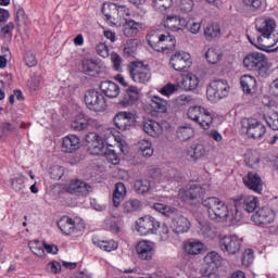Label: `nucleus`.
<instances>
[{
  "instance_id": "obj_19",
  "label": "nucleus",
  "mask_w": 278,
  "mask_h": 278,
  "mask_svg": "<svg viewBox=\"0 0 278 278\" xmlns=\"http://www.w3.org/2000/svg\"><path fill=\"white\" fill-rule=\"evenodd\" d=\"M169 64L174 68V71L182 73V71H186V68H188V66L192 64V62L190 61V53L176 52L172 55Z\"/></svg>"
},
{
  "instance_id": "obj_62",
  "label": "nucleus",
  "mask_w": 278,
  "mask_h": 278,
  "mask_svg": "<svg viewBox=\"0 0 278 278\" xmlns=\"http://www.w3.org/2000/svg\"><path fill=\"white\" fill-rule=\"evenodd\" d=\"M177 210L174 206L165 205V211L163 212V216H166L167 218H176Z\"/></svg>"
},
{
  "instance_id": "obj_52",
  "label": "nucleus",
  "mask_w": 278,
  "mask_h": 278,
  "mask_svg": "<svg viewBox=\"0 0 278 278\" xmlns=\"http://www.w3.org/2000/svg\"><path fill=\"white\" fill-rule=\"evenodd\" d=\"M268 127L273 129L274 131H278V113L271 112L266 118H265Z\"/></svg>"
},
{
  "instance_id": "obj_40",
  "label": "nucleus",
  "mask_w": 278,
  "mask_h": 278,
  "mask_svg": "<svg viewBox=\"0 0 278 278\" xmlns=\"http://www.w3.org/2000/svg\"><path fill=\"white\" fill-rule=\"evenodd\" d=\"M205 58L208 64H218V62L223 60V51L216 48H208L205 52Z\"/></svg>"
},
{
  "instance_id": "obj_30",
  "label": "nucleus",
  "mask_w": 278,
  "mask_h": 278,
  "mask_svg": "<svg viewBox=\"0 0 278 278\" xmlns=\"http://www.w3.org/2000/svg\"><path fill=\"white\" fill-rule=\"evenodd\" d=\"M116 5L117 3L109 2L104 3L102 7V14L111 26L116 25Z\"/></svg>"
},
{
  "instance_id": "obj_37",
  "label": "nucleus",
  "mask_w": 278,
  "mask_h": 278,
  "mask_svg": "<svg viewBox=\"0 0 278 278\" xmlns=\"http://www.w3.org/2000/svg\"><path fill=\"white\" fill-rule=\"evenodd\" d=\"M204 38L208 40V42H212L214 38H220V25L216 23L207 24L204 28Z\"/></svg>"
},
{
  "instance_id": "obj_61",
  "label": "nucleus",
  "mask_w": 278,
  "mask_h": 278,
  "mask_svg": "<svg viewBox=\"0 0 278 278\" xmlns=\"http://www.w3.org/2000/svg\"><path fill=\"white\" fill-rule=\"evenodd\" d=\"M106 229L113 231V233H121V227H118V224L112 219H106Z\"/></svg>"
},
{
  "instance_id": "obj_59",
  "label": "nucleus",
  "mask_w": 278,
  "mask_h": 278,
  "mask_svg": "<svg viewBox=\"0 0 278 278\" xmlns=\"http://www.w3.org/2000/svg\"><path fill=\"white\" fill-rule=\"evenodd\" d=\"M194 8V1L192 0H181L180 2V10L188 14V12H192Z\"/></svg>"
},
{
  "instance_id": "obj_17",
  "label": "nucleus",
  "mask_w": 278,
  "mask_h": 278,
  "mask_svg": "<svg viewBox=\"0 0 278 278\" xmlns=\"http://www.w3.org/2000/svg\"><path fill=\"white\" fill-rule=\"evenodd\" d=\"M135 251L139 260L151 262L155 256V243L148 240H141L136 244Z\"/></svg>"
},
{
  "instance_id": "obj_35",
  "label": "nucleus",
  "mask_w": 278,
  "mask_h": 278,
  "mask_svg": "<svg viewBox=\"0 0 278 278\" xmlns=\"http://www.w3.org/2000/svg\"><path fill=\"white\" fill-rule=\"evenodd\" d=\"M141 27L142 24L134 20L126 21L123 29L124 36H126L127 38H134V36H138V33L140 31Z\"/></svg>"
},
{
  "instance_id": "obj_22",
  "label": "nucleus",
  "mask_w": 278,
  "mask_h": 278,
  "mask_svg": "<svg viewBox=\"0 0 278 278\" xmlns=\"http://www.w3.org/2000/svg\"><path fill=\"white\" fill-rule=\"evenodd\" d=\"M243 184L249 190L257 194L262 192V177L255 172H249L248 175L243 177Z\"/></svg>"
},
{
  "instance_id": "obj_49",
  "label": "nucleus",
  "mask_w": 278,
  "mask_h": 278,
  "mask_svg": "<svg viewBox=\"0 0 278 278\" xmlns=\"http://www.w3.org/2000/svg\"><path fill=\"white\" fill-rule=\"evenodd\" d=\"M11 186L15 192L20 194H25L27 188H25V176H20L11 179Z\"/></svg>"
},
{
  "instance_id": "obj_28",
  "label": "nucleus",
  "mask_w": 278,
  "mask_h": 278,
  "mask_svg": "<svg viewBox=\"0 0 278 278\" xmlns=\"http://www.w3.org/2000/svg\"><path fill=\"white\" fill-rule=\"evenodd\" d=\"M79 149V137L75 135H68L63 138L62 151L64 153H73Z\"/></svg>"
},
{
  "instance_id": "obj_64",
  "label": "nucleus",
  "mask_w": 278,
  "mask_h": 278,
  "mask_svg": "<svg viewBox=\"0 0 278 278\" xmlns=\"http://www.w3.org/2000/svg\"><path fill=\"white\" fill-rule=\"evenodd\" d=\"M270 91L274 94V97H278V78L271 83Z\"/></svg>"
},
{
  "instance_id": "obj_9",
  "label": "nucleus",
  "mask_w": 278,
  "mask_h": 278,
  "mask_svg": "<svg viewBox=\"0 0 278 278\" xmlns=\"http://www.w3.org/2000/svg\"><path fill=\"white\" fill-rule=\"evenodd\" d=\"M206 97L212 103L229 97V84H227V80H213L206 88Z\"/></svg>"
},
{
  "instance_id": "obj_39",
  "label": "nucleus",
  "mask_w": 278,
  "mask_h": 278,
  "mask_svg": "<svg viewBox=\"0 0 278 278\" xmlns=\"http://www.w3.org/2000/svg\"><path fill=\"white\" fill-rule=\"evenodd\" d=\"M151 108L155 110V112H160L161 114H165L168 110V102L159 96H153L151 98Z\"/></svg>"
},
{
  "instance_id": "obj_54",
  "label": "nucleus",
  "mask_w": 278,
  "mask_h": 278,
  "mask_svg": "<svg viewBox=\"0 0 278 278\" xmlns=\"http://www.w3.org/2000/svg\"><path fill=\"white\" fill-rule=\"evenodd\" d=\"M111 62L113 64L114 71H123V58L118 55L116 52L111 53Z\"/></svg>"
},
{
  "instance_id": "obj_7",
  "label": "nucleus",
  "mask_w": 278,
  "mask_h": 278,
  "mask_svg": "<svg viewBox=\"0 0 278 278\" xmlns=\"http://www.w3.org/2000/svg\"><path fill=\"white\" fill-rule=\"evenodd\" d=\"M187 116L190 121L199 125L201 129H210L212 127V123H214V116L210 111L203 106L195 105L190 106L187 112Z\"/></svg>"
},
{
  "instance_id": "obj_50",
  "label": "nucleus",
  "mask_w": 278,
  "mask_h": 278,
  "mask_svg": "<svg viewBox=\"0 0 278 278\" xmlns=\"http://www.w3.org/2000/svg\"><path fill=\"white\" fill-rule=\"evenodd\" d=\"M116 21H121V20H125L127 21L128 16H131V11L129 10V8H127V5L125 4H116Z\"/></svg>"
},
{
  "instance_id": "obj_3",
  "label": "nucleus",
  "mask_w": 278,
  "mask_h": 278,
  "mask_svg": "<svg viewBox=\"0 0 278 278\" xmlns=\"http://www.w3.org/2000/svg\"><path fill=\"white\" fill-rule=\"evenodd\" d=\"M147 40L151 49L159 53H172L175 51L177 40L170 34L160 30L152 29L147 35Z\"/></svg>"
},
{
  "instance_id": "obj_1",
  "label": "nucleus",
  "mask_w": 278,
  "mask_h": 278,
  "mask_svg": "<svg viewBox=\"0 0 278 278\" xmlns=\"http://www.w3.org/2000/svg\"><path fill=\"white\" fill-rule=\"evenodd\" d=\"M255 28L260 34L257 37L256 49L266 51L267 53L276 51L273 49L278 42V33L275 34V29L277 28L275 20L260 17L256 20Z\"/></svg>"
},
{
  "instance_id": "obj_63",
  "label": "nucleus",
  "mask_w": 278,
  "mask_h": 278,
  "mask_svg": "<svg viewBox=\"0 0 278 278\" xmlns=\"http://www.w3.org/2000/svg\"><path fill=\"white\" fill-rule=\"evenodd\" d=\"M40 86V76H34L28 80V87L30 90H37Z\"/></svg>"
},
{
  "instance_id": "obj_55",
  "label": "nucleus",
  "mask_w": 278,
  "mask_h": 278,
  "mask_svg": "<svg viewBox=\"0 0 278 278\" xmlns=\"http://www.w3.org/2000/svg\"><path fill=\"white\" fill-rule=\"evenodd\" d=\"M177 90H179V88L177 87V85H174V84L168 83V84L165 85L163 88H161L160 92H161V94H163L164 97H170V94H175V92H177Z\"/></svg>"
},
{
  "instance_id": "obj_10",
  "label": "nucleus",
  "mask_w": 278,
  "mask_h": 278,
  "mask_svg": "<svg viewBox=\"0 0 278 278\" xmlns=\"http://www.w3.org/2000/svg\"><path fill=\"white\" fill-rule=\"evenodd\" d=\"M85 103L88 110L92 112H105L108 110L105 96L94 89H89L85 92Z\"/></svg>"
},
{
  "instance_id": "obj_11",
  "label": "nucleus",
  "mask_w": 278,
  "mask_h": 278,
  "mask_svg": "<svg viewBox=\"0 0 278 278\" xmlns=\"http://www.w3.org/2000/svg\"><path fill=\"white\" fill-rule=\"evenodd\" d=\"M128 68L130 78L136 84H147L151 80V70H149V65L135 61Z\"/></svg>"
},
{
  "instance_id": "obj_5",
  "label": "nucleus",
  "mask_w": 278,
  "mask_h": 278,
  "mask_svg": "<svg viewBox=\"0 0 278 278\" xmlns=\"http://www.w3.org/2000/svg\"><path fill=\"white\" fill-rule=\"evenodd\" d=\"M233 208L231 213V218L235 223H239L242 218V210L248 212V214H253L257 207H260V200L255 195H237L232 199Z\"/></svg>"
},
{
  "instance_id": "obj_32",
  "label": "nucleus",
  "mask_w": 278,
  "mask_h": 278,
  "mask_svg": "<svg viewBox=\"0 0 278 278\" xmlns=\"http://www.w3.org/2000/svg\"><path fill=\"white\" fill-rule=\"evenodd\" d=\"M92 119L84 113L78 114L75 117V121L72 123V129L75 131H84V129H88Z\"/></svg>"
},
{
  "instance_id": "obj_53",
  "label": "nucleus",
  "mask_w": 278,
  "mask_h": 278,
  "mask_svg": "<svg viewBox=\"0 0 278 278\" xmlns=\"http://www.w3.org/2000/svg\"><path fill=\"white\" fill-rule=\"evenodd\" d=\"M242 3L250 12H255L262 8V0H242Z\"/></svg>"
},
{
  "instance_id": "obj_47",
  "label": "nucleus",
  "mask_w": 278,
  "mask_h": 278,
  "mask_svg": "<svg viewBox=\"0 0 278 278\" xmlns=\"http://www.w3.org/2000/svg\"><path fill=\"white\" fill-rule=\"evenodd\" d=\"M135 192L138 194H144L151 190V180L149 179H141V180H136L135 185Z\"/></svg>"
},
{
  "instance_id": "obj_46",
  "label": "nucleus",
  "mask_w": 278,
  "mask_h": 278,
  "mask_svg": "<svg viewBox=\"0 0 278 278\" xmlns=\"http://www.w3.org/2000/svg\"><path fill=\"white\" fill-rule=\"evenodd\" d=\"M28 247L37 257H45V243L39 240L29 241Z\"/></svg>"
},
{
  "instance_id": "obj_6",
  "label": "nucleus",
  "mask_w": 278,
  "mask_h": 278,
  "mask_svg": "<svg viewBox=\"0 0 278 278\" xmlns=\"http://www.w3.org/2000/svg\"><path fill=\"white\" fill-rule=\"evenodd\" d=\"M243 66L248 71H255L261 77L268 76V60L262 52H252L243 59Z\"/></svg>"
},
{
  "instance_id": "obj_16",
  "label": "nucleus",
  "mask_w": 278,
  "mask_h": 278,
  "mask_svg": "<svg viewBox=\"0 0 278 278\" xmlns=\"http://www.w3.org/2000/svg\"><path fill=\"white\" fill-rule=\"evenodd\" d=\"M137 118L138 116L135 112L122 111L115 115L113 123L115 127L119 129V131H127L131 129L132 125L136 124Z\"/></svg>"
},
{
  "instance_id": "obj_23",
  "label": "nucleus",
  "mask_w": 278,
  "mask_h": 278,
  "mask_svg": "<svg viewBox=\"0 0 278 278\" xmlns=\"http://www.w3.org/2000/svg\"><path fill=\"white\" fill-rule=\"evenodd\" d=\"M141 127L144 134H148V136H151L152 138H157L159 136H162L164 131V129L162 128V125H160V123L153 119L143 121L141 124Z\"/></svg>"
},
{
  "instance_id": "obj_27",
  "label": "nucleus",
  "mask_w": 278,
  "mask_h": 278,
  "mask_svg": "<svg viewBox=\"0 0 278 278\" xmlns=\"http://www.w3.org/2000/svg\"><path fill=\"white\" fill-rule=\"evenodd\" d=\"M83 73H85V75H99V73H101L100 61L94 59H85L83 61Z\"/></svg>"
},
{
  "instance_id": "obj_2",
  "label": "nucleus",
  "mask_w": 278,
  "mask_h": 278,
  "mask_svg": "<svg viewBox=\"0 0 278 278\" xmlns=\"http://www.w3.org/2000/svg\"><path fill=\"white\" fill-rule=\"evenodd\" d=\"M85 142L91 155H102V157H106L108 162L111 164H118L119 159L116 150L112 146H105L103 138H101L99 134L88 132L85 137Z\"/></svg>"
},
{
  "instance_id": "obj_48",
  "label": "nucleus",
  "mask_w": 278,
  "mask_h": 278,
  "mask_svg": "<svg viewBox=\"0 0 278 278\" xmlns=\"http://www.w3.org/2000/svg\"><path fill=\"white\" fill-rule=\"evenodd\" d=\"M136 51H138V40L129 39L124 47L125 58H134Z\"/></svg>"
},
{
  "instance_id": "obj_8",
  "label": "nucleus",
  "mask_w": 278,
  "mask_h": 278,
  "mask_svg": "<svg viewBox=\"0 0 278 278\" xmlns=\"http://www.w3.org/2000/svg\"><path fill=\"white\" fill-rule=\"evenodd\" d=\"M208 188L210 186L207 185L191 181L187 186V189H181L179 191V197L185 203H199V201L205 197V192H207Z\"/></svg>"
},
{
  "instance_id": "obj_20",
  "label": "nucleus",
  "mask_w": 278,
  "mask_h": 278,
  "mask_svg": "<svg viewBox=\"0 0 278 278\" xmlns=\"http://www.w3.org/2000/svg\"><path fill=\"white\" fill-rule=\"evenodd\" d=\"M65 192L70 194H84L85 197L92 192V187L84 180H71V182L65 186Z\"/></svg>"
},
{
  "instance_id": "obj_51",
  "label": "nucleus",
  "mask_w": 278,
  "mask_h": 278,
  "mask_svg": "<svg viewBox=\"0 0 278 278\" xmlns=\"http://www.w3.org/2000/svg\"><path fill=\"white\" fill-rule=\"evenodd\" d=\"M173 5V0H152V7L159 12H166Z\"/></svg>"
},
{
  "instance_id": "obj_45",
  "label": "nucleus",
  "mask_w": 278,
  "mask_h": 278,
  "mask_svg": "<svg viewBox=\"0 0 278 278\" xmlns=\"http://www.w3.org/2000/svg\"><path fill=\"white\" fill-rule=\"evenodd\" d=\"M139 151L143 157H151L153 155V143L147 139H142L138 142Z\"/></svg>"
},
{
  "instance_id": "obj_18",
  "label": "nucleus",
  "mask_w": 278,
  "mask_h": 278,
  "mask_svg": "<svg viewBox=\"0 0 278 278\" xmlns=\"http://www.w3.org/2000/svg\"><path fill=\"white\" fill-rule=\"evenodd\" d=\"M241 241L238 236H225L219 240V248L230 255H236L240 251Z\"/></svg>"
},
{
  "instance_id": "obj_25",
  "label": "nucleus",
  "mask_w": 278,
  "mask_h": 278,
  "mask_svg": "<svg viewBox=\"0 0 278 278\" xmlns=\"http://www.w3.org/2000/svg\"><path fill=\"white\" fill-rule=\"evenodd\" d=\"M172 227L176 233H186L190 231V220L184 215L173 217Z\"/></svg>"
},
{
  "instance_id": "obj_12",
  "label": "nucleus",
  "mask_w": 278,
  "mask_h": 278,
  "mask_svg": "<svg viewBox=\"0 0 278 278\" xmlns=\"http://www.w3.org/2000/svg\"><path fill=\"white\" fill-rule=\"evenodd\" d=\"M58 227L65 236H73V233H79V231H84V229H86L84 222L73 219L70 216L61 217L58 222Z\"/></svg>"
},
{
  "instance_id": "obj_14",
  "label": "nucleus",
  "mask_w": 278,
  "mask_h": 278,
  "mask_svg": "<svg viewBox=\"0 0 278 278\" xmlns=\"http://www.w3.org/2000/svg\"><path fill=\"white\" fill-rule=\"evenodd\" d=\"M277 213L270 206H265L260 208L252 215L251 220L257 227H266V225H270L275 223V218Z\"/></svg>"
},
{
  "instance_id": "obj_24",
  "label": "nucleus",
  "mask_w": 278,
  "mask_h": 278,
  "mask_svg": "<svg viewBox=\"0 0 278 278\" xmlns=\"http://www.w3.org/2000/svg\"><path fill=\"white\" fill-rule=\"evenodd\" d=\"M100 90L109 97V99H116L121 94V87L111 80H104L100 84Z\"/></svg>"
},
{
  "instance_id": "obj_13",
  "label": "nucleus",
  "mask_w": 278,
  "mask_h": 278,
  "mask_svg": "<svg viewBox=\"0 0 278 278\" xmlns=\"http://www.w3.org/2000/svg\"><path fill=\"white\" fill-rule=\"evenodd\" d=\"M136 229L139 236L157 233V230L160 229V222L155 219V217L147 215L137 220Z\"/></svg>"
},
{
  "instance_id": "obj_36",
  "label": "nucleus",
  "mask_w": 278,
  "mask_h": 278,
  "mask_svg": "<svg viewBox=\"0 0 278 278\" xmlns=\"http://www.w3.org/2000/svg\"><path fill=\"white\" fill-rule=\"evenodd\" d=\"M200 83L201 79H199V76L194 74H187V76L181 81V86L184 90L187 91L197 90L199 88Z\"/></svg>"
},
{
  "instance_id": "obj_4",
  "label": "nucleus",
  "mask_w": 278,
  "mask_h": 278,
  "mask_svg": "<svg viewBox=\"0 0 278 278\" xmlns=\"http://www.w3.org/2000/svg\"><path fill=\"white\" fill-rule=\"evenodd\" d=\"M203 207H205L208 218L211 220H231V223H236V219L231 218V214L233 208L229 211L227 204L218 198L211 197L202 201Z\"/></svg>"
},
{
  "instance_id": "obj_38",
  "label": "nucleus",
  "mask_w": 278,
  "mask_h": 278,
  "mask_svg": "<svg viewBox=\"0 0 278 278\" xmlns=\"http://www.w3.org/2000/svg\"><path fill=\"white\" fill-rule=\"evenodd\" d=\"M92 242L94 247H98V249H101V251H106V253H111V251H116L118 249V243L114 240H99V239H92Z\"/></svg>"
},
{
  "instance_id": "obj_33",
  "label": "nucleus",
  "mask_w": 278,
  "mask_h": 278,
  "mask_svg": "<svg viewBox=\"0 0 278 278\" xmlns=\"http://www.w3.org/2000/svg\"><path fill=\"white\" fill-rule=\"evenodd\" d=\"M125 194H127V187H125V184L117 182L115 185V190L113 192V205L114 207H119L121 203H123L125 199Z\"/></svg>"
},
{
  "instance_id": "obj_29",
  "label": "nucleus",
  "mask_w": 278,
  "mask_h": 278,
  "mask_svg": "<svg viewBox=\"0 0 278 278\" xmlns=\"http://www.w3.org/2000/svg\"><path fill=\"white\" fill-rule=\"evenodd\" d=\"M240 84L245 94H251L257 90V80L251 75H243L240 78Z\"/></svg>"
},
{
  "instance_id": "obj_41",
  "label": "nucleus",
  "mask_w": 278,
  "mask_h": 278,
  "mask_svg": "<svg viewBox=\"0 0 278 278\" xmlns=\"http://www.w3.org/2000/svg\"><path fill=\"white\" fill-rule=\"evenodd\" d=\"M176 136L178 140L186 142L190 140V138H194V129L190 126H180L176 131Z\"/></svg>"
},
{
  "instance_id": "obj_57",
  "label": "nucleus",
  "mask_w": 278,
  "mask_h": 278,
  "mask_svg": "<svg viewBox=\"0 0 278 278\" xmlns=\"http://www.w3.org/2000/svg\"><path fill=\"white\" fill-rule=\"evenodd\" d=\"M218 269L210 268V267H204L202 270V277L201 278H220L218 276V273H216Z\"/></svg>"
},
{
  "instance_id": "obj_31",
  "label": "nucleus",
  "mask_w": 278,
  "mask_h": 278,
  "mask_svg": "<svg viewBox=\"0 0 278 278\" xmlns=\"http://www.w3.org/2000/svg\"><path fill=\"white\" fill-rule=\"evenodd\" d=\"M204 268H214L218 269V266L223 264V256L216 251H211L204 256Z\"/></svg>"
},
{
  "instance_id": "obj_21",
  "label": "nucleus",
  "mask_w": 278,
  "mask_h": 278,
  "mask_svg": "<svg viewBox=\"0 0 278 278\" xmlns=\"http://www.w3.org/2000/svg\"><path fill=\"white\" fill-rule=\"evenodd\" d=\"M140 99V91H138V87L129 86L123 93L119 105L122 108H129L134 105Z\"/></svg>"
},
{
  "instance_id": "obj_56",
  "label": "nucleus",
  "mask_w": 278,
  "mask_h": 278,
  "mask_svg": "<svg viewBox=\"0 0 278 278\" xmlns=\"http://www.w3.org/2000/svg\"><path fill=\"white\" fill-rule=\"evenodd\" d=\"M255 260V255L252 249H248L244 251L242 256V264L244 266H251V263Z\"/></svg>"
},
{
  "instance_id": "obj_58",
  "label": "nucleus",
  "mask_w": 278,
  "mask_h": 278,
  "mask_svg": "<svg viewBox=\"0 0 278 278\" xmlns=\"http://www.w3.org/2000/svg\"><path fill=\"white\" fill-rule=\"evenodd\" d=\"M96 51L101 58H110V49L105 43H99L96 47Z\"/></svg>"
},
{
  "instance_id": "obj_26",
  "label": "nucleus",
  "mask_w": 278,
  "mask_h": 278,
  "mask_svg": "<svg viewBox=\"0 0 278 278\" xmlns=\"http://www.w3.org/2000/svg\"><path fill=\"white\" fill-rule=\"evenodd\" d=\"M164 25L168 29H172V31H179V29H184V27L188 26V22L177 15H168Z\"/></svg>"
},
{
  "instance_id": "obj_43",
  "label": "nucleus",
  "mask_w": 278,
  "mask_h": 278,
  "mask_svg": "<svg viewBox=\"0 0 278 278\" xmlns=\"http://www.w3.org/2000/svg\"><path fill=\"white\" fill-rule=\"evenodd\" d=\"M198 233L203 236V238H213L214 237V228L210 222H200L198 225Z\"/></svg>"
},
{
  "instance_id": "obj_60",
  "label": "nucleus",
  "mask_w": 278,
  "mask_h": 278,
  "mask_svg": "<svg viewBox=\"0 0 278 278\" xmlns=\"http://www.w3.org/2000/svg\"><path fill=\"white\" fill-rule=\"evenodd\" d=\"M25 62H26V65L29 66V68L38 64V61L36 60V55H34V53L31 52H27L25 54Z\"/></svg>"
},
{
  "instance_id": "obj_15",
  "label": "nucleus",
  "mask_w": 278,
  "mask_h": 278,
  "mask_svg": "<svg viewBox=\"0 0 278 278\" xmlns=\"http://www.w3.org/2000/svg\"><path fill=\"white\" fill-rule=\"evenodd\" d=\"M245 134L252 140H262L266 136V126L262 122L250 117L245 122Z\"/></svg>"
},
{
  "instance_id": "obj_44",
  "label": "nucleus",
  "mask_w": 278,
  "mask_h": 278,
  "mask_svg": "<svg viewBox=\"0 0 278 278\" xmlns=\"http://www.w3.org/2000/svg\"><path fill=\"white\" fill-rule=\"evenodd\" d=\"M140 207H142V204L138 199L128 200L123 204L124 214H134V212H138Z\"/></svg>"
},
{
  "instance_id": "obj_34",
  "label": "nucleus",
  "mask_w": 278,
  "mask_h": 278,
  "mask_svg": "<svg viewBox=\"0 0 278 278\" xmlns=\"http://www.w3.org/2000/svg\"><path fill=\"white\" fill-rule=\"evenodd\" d=\"M203 249V242L199 240L184 242V250L186 251V253H188V255H201Z\"/></svg>"
},
{
  "instance_id": "obj_42",
  "label": "nucleus",
  "mask_w": 278,
  "mask_h": 278,
  "mask_svg": "<svg viewBox=\"0 0 278 278\" xmlns=\"http://www.w3.org/2000/svg\"><path fill=\"white\" fill-rule=\"evenodd\" d=\"M187 155L191 160H200V157L205 156V147L203 144L192 146L188 149Z\"/></svg>"
}]
</instances>
